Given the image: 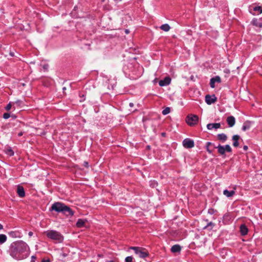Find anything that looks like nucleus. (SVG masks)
Instances as JSON below:
<instances>
[{"instance_id": "f257e3e1", "label": "nucleus", "mask_w": 262, "mask_h": 262, "mask_svg": "<svg viewBox=\"0 0 262 262\" xmlns=\"http://www.w3.org/2000/svg\"><path fill=\"white\" fill-rule=\"evenodd\" d=\"M28 245L23 241H19L12 245L10 255L15 259H23L28 256Z\"/></svg>"}, {"instance_id": "f03ea898", "label": "nucleus", "mask_w": 262, "mask_h": 262, "mask_svg": "<svg viewBox=\"0 0 262 262\" xmlns=\"http://www.w3.org/2000/svg\"><path fill=\"white\" fill-rule=\"evenodd\" d=\"M50 210L55 211L57 212H68V213H74L75 212V211L73 210L72 208L61 202L54 203L52 205Z\"/></svg>"}, {"instance_id": "7ed1b4c3", "label": "nucleus", "mask_w": 262, "mask_h": 262, "mask_svg": "<svg viewBox=\"0 0 262 262\" xmlns=\"http://www.w3.org/2000/svg\"><path fill=\"white\" fill-rule=\"evenodd\" d=\"M46 236L58 243H61L63 239V236L59 232L55 230H48L45 232Z\"/></svg>"}, {"instance_id": "20e7f679", "label": "nucleus", "mask_w": 262, "mask_h": 262, "mask_svg": "<svg viewBox=\"0 0 262 262\" xmlns=\"http://www.w3.org/2000/svg\"><path fill=\"white\" fill-rule=\"evenodd\" d=\"M130 249L134 250L135 253L140 258H145L148 255V252L145 249H143L142 248L138 247H130Z\"/></svg>"}, {"instance_id": "39448f33", "label": "nucleus", "mask_w": 262, "mask_h": 262, "mask_svg": "<svg viewBox=\"0 0 262 262\" xmlns=\"http://www.w3.org/2000/svg\"><path fill=\"white\" fill-rule=\"evenodd\" d=\"M199 121V117L195 115H188L186 118V122L189 126L196 125Z\"/></svg>"}, {"instance_id": "423d86ee", "label": "nucleus", "mask_w": 262, "mask_h": 262, "mask_svg": "<svg viewBox=\"0 0 262 262\" xmlns=\"http://www.w3.org/2000/svg\"><path fill=\"white\" fill-rule=\"evenodd\" d=\"M216 148H217L219 153L221 155H224L226 151L229 152L232 151V149L229 145H226L225 146L219 145L218 146L216 147Z\"/></svg>"}, {"instance_id": "0eeeda50", "label": "nucleus", "mask_w": 262, "mask_h": 262, "mask_svg": "<svg viewBox=\"0 0 262 262\" xmlns=\"http://www.w3.org/2000/svg\"><path fill=\"white\" fill-rule=\"evenodd\" d=\"M217 100V98L215 95H207L205 96V101L207 104L210 105L215 103Z\"/></svg>"}, {"instance_id": "6e6552de", "label": "nucleus", "mask_w": 262, "mask_h": 262, "mask_svg": "<svg viewBox=\"0 0 262 262\" xmlns=\"http://www.w3.org/2000/svg\"><path fill=\"white\" fill-rule=\"evenodd\" d=\"M183 145L184 147L187 148H190L194 146V142L190 139H185L183 141Z\"/></svg>"}, {"instance_id": "1a4fd4ad", "label": "nucleus", "mask_w": 262, "mask_h": 262, "mask_svg": "<svg viewBox=\"0 0 262 262\" xmlns=\"http://www.w3.org/2000/svg\"><path fill=\"white\" fill-rule=\"evenodd\" d=\"M171 81V78L169 77H166L164 79L159 81V84L161 86L168 85Z\"/></svg>"}, {"instance_id": "9d476101", "label": "nucleus", "mask_w": 262, "mask_h": 262, "mask_svg": "<svg viewBox=\"0 0 262 262\" xmlns=\"http://www.w3.org/2000/svg\"><path fill=\"white\" fill-rule=\"evenodd\" d=\"M207 127L209 130H211L213 128L217 129L221 127V124L220 123H209L207 124Z\"/></svg>"}, {"instance_id": "9b49d317", "label": "nucleus", "mask_w": 262, "mask_h": 262, "mask_svg": "<svg viewBox=\"0 0 262 262\" xmlns=\"http://www.w3.org/2000/svg\"><path fill=\"white\" fill-rule=\"evenodd\" d=\"M227 122L230 127H232L235 123V119L233 116H229L227 118Z\"/></svg>"}, {"instance_id": "f8f14e48", "label": "nucleus", "mask_w": 262, "mask_h": 262, "mask_svg": "<svg viewBox=\"0 0 262 262\" xmlns=\"http://www.w3.org/2000/svg\"><path fill=\"white\" fill-rule=\"evenodd\" d=\"M17 193L18 195L21 198L24 197L25 195L24 189L22 186H17Z\"/></svg>"}, {"instance_id": "ddd939ff", "label": "nucleus", "mask_w": 262, "mask_h": 262, "mask_svg": "<svg viewBox=\"0 0 262 262\" xmlns=\"http://www.w3.org/2000/svg\"><path fill=\"white\" fill-rule=\"evenodd\" d=\"M240 231L242 235H245L247 234L248 229L245 225L242 224L240 227Z\"/></svg>"}, {"instance_id": "4468645a", "label": "nucleus", "mask_w": 262, "mask_h": 262, "mask_svg": "<svg viewBox=\"0 0 262 262\" xmlns=\"http://www.w3.org/2000/svg\"><path fill=\"white\" fill-rule=\"evenodd\" d=\"M181 249V247L179 245H174L171 247V251L173 253L179 252Z\"/></svg>"}, {"instance_id": "2eb2a0df", "label": "nucleus", "mask_w": 262, "mask_h": 262, "mask_svg": "<svg viewBox=\"0 0 262 262\" xmlns=\"http://www.w3.org/2000/svg\"><path fill=\"white\" fill-rule=\"evenodd\" d=\"M239 139V136L238 135H234L232 137V140H233V145L234 147H237L238 146V140Z\"/></svg>"}, {"instance_id": "dca6fc26", "label": "nucleus", "mask_w": 262, "mask_h": 262, "mask_svg": "<svg viewBox=\"0 0 262 262\" xmlns=\"http://www.w3.org/2000/svg\"><path fill=\"white\" fill-rule=\"evenodd\" d=\"M235 191L234 190L228 191V190H224L223 191V194L228 198H230L232 196L235 194Z\"/></svg>"}, {"instance_id": "f3484780", "label": "nucleus", "mask_w": 262, "mask_h": 262, "mask_svg": "<svg viewBox=\"0 0 262 262\" xmlns=\"http://www.w3.org/2000/svg\"><path fill=\"white\" fill-rule=\"evenodd\" d=\"M217 139L220 141L224 142L227 140V137L225 134H220L217 135Z\"/></svg>"}, {"instance_id": "a211bd4d", "label": "nucleus", "mask_w": 262, "mask_h": 262, "mask_svg": "<svg viewBox=\"0 0 262 262\" xmlns=\"http://www.w3.org/2000/svg\"><path fill=\"white\" fill-rule=\"evenodd\" d=\"M85 222L82 220V219H79L76 223V226L78 228H81L82 227L84 226Z\"/></svg>"}, {"instance_id": "6ab92c4d", "label": "nucleus", "mask_w": 262, "mask_h": 262, "mask_svg": "<svg viewBox=\"0 0 262 262\" xmlns=\"http://www.w3.org/2000/svg\"><path fill=\"white\" fill-rule=\"evenodd\" d=\"M160 28L161 30H162L164 31L167 32L170 30V27L168 24H165L162 25L160 27Z\"/></svg>"}, {"instance_id": "aec40b11", "label": "nucleus", "mask_w": 262, "mask_h": 262, "mask_svg": "<svg viewBox=\"0 0 262 262\" xmlns=\"http://www.w3.org/2000/svg\"><path fill=\"white\" fill-rule=\"evenodd\" d=\"M250 127V123L249 122H246L245 123H244L243 127H242V129L244 130V131H245L247 129H249Z\"/></svg>"}, {"instance_id": "412c9836", "label": "nucleus", "mask_w": 262, "mask_h": 262, "mask_svg": "<svg viewBox=\"0 0 262 262\" xmlns=\"http://www.w3.org/2000/svg\"><path fill=\"white\" fill-rule=\"evenodd\" d=\"M7 236L5 234H0V244L4 243L7 241Z\"/></svg>"}, {"instance_id": "4be33fe9", "label": "nucleus", "mask_w": 262, "mask_h": 262, "mask_svg": "<svg viewBox=\"0 0 262 262\" xmlns=\"http://www.w3.org/2000/svg\"><path fill=\"white\" fill-rule=\"evenodd\" d=\"M170 112V107H167L166 108H165L163 111H162V114L163 115H166L168 114H169Z\"/></svg>"}, {"instance_id": "5701e85b", "label": "nucleus", "mask_w": 262, "mask_h": 262, "mask_svg": "<svg viewBox=\"0 0 262 262\" xmlns=\"http://www.w3.org/2000/svg\"><path fill=\"white\" fill-rule=\"evenodd\" d=\"M211 79H212L215 82L220 83L221 82V78L218 76L212 78Z\"/></svg>"}, {"instance_id": "b1692460", "label": "nucleus", "mask_w": 262, "mask_h": 262, "mask_svg": "<svg viewBox=\"0 0 262 262\" xmlns=\"http://www.w3.org/2000/svg\"><path fill=\"white\" fill-rule=\"evenodd\" d=\"M253 10L254 11H257L259 12V13H262V7L261 6H257V7H255L254 8H253Z\"/></svg>"}, {"instance_id": "393cba45", "label": "nucleus", "mask_w": 262, "mask_h": 262, "mask_svg": "<svg viewBox=\"0 0 262 262\" xmlns=\"http://www.w3.org/2000/svg\"><path fill=\"white\" fill-rule=\"evenodd\" d=\"M6 152L9 156H12L14 154L13 150L10 148L7 149Z\"/></svg>"}, {"instance_id": "a878e982", "label": "nucleus", "mask_w": 262, "mask_h": 262, "mask_svg": "<svg viewBox=\"0 0 262 262\" xmlns=\"http://www.w3.org/2000/svg\"><path fill=\"white\" fill-rule=\"evenodd\" d=\"M133 259L132 256H127L125 258V262H132Z\"/></svg>"}, {"instance_id": "bb28decb", "label": "nucleus", "mask_w": 262, "mask_h": 262, "mask_svg": "<svg viewBox=\"0 0 262 262\" xmlns=\"http://www.w3.org/2000/svg\"><path fill=\"white\" fill-rule=\"evenodd\" d=\"M215 82L212 79H210V85L211 88H215Z\"/></svg>"}, {"instance_id": "cd10ccee", "label": "nucleus", "mask_w": 262, "mask_h": 262, "mask_svg": "<svg viewBox=\"0 0 262 262\" xmlns=\"http://www.w3.org/2000/svg\"><path fill=\"white\" fill-rule=\"evenodd\" d=\"M212 144V143L211 142H207V145H206V147H207V151L209 152V153H211V151L210 150H209V145H211Z\"/></svg>"}, {"instance_id": "c85d7f7f", "label": "nucleus", "mask_w": 262, "mask_h": 262, "mask_svg": "<svg viewBox=\"0 0 262 262\" xmlns=\"http://www.w3.org/2000/svg\"><path fill=\"white\" fill-rule=\"evenodd\" d=\"M9 117H10V114H8V113H5V114H4L3 118L4 119H8Z\"/></svg>"}, {"instance_id": "c756f323", "label": "nucleus", "mask_w": 262, "mask_h": 262, "mask_svg": "<svg viewBox=\"0 0 262 262\" xmlns=\"http://www.w3.org/2000/svg\"><path fill=\"white\" fill-rule=\"evenodd\" d=\"M11 107H12V105H11V103H9L6 107V109L7 111H9L11 109Z\"/></svg>"}, {"instance_id": "7c9ffc66", "label": "nucleus", "mask_w": 262, "mask_h": 262, "mask_svg": "<svg viewBox=\"0 0 262 262\" xmlns=\"http://www.w3.org/2000/svg\"><path fill=\"white\" fill-rule=\"evenodd\" d=\"M213 225V224L211 222L210 223H209L206 226V227H212V226Z\"/></svg>"}, {"instance_id": "2f4dec72", "label": "nucleus", "mask_w": 262, "mask_h": 262, "mask_svg": "<svg viewBox=\"0 0 262 262\" xmlns=\"http://www.w3.org/2000/svg\"><path fill=\"white\" fill-rule=\"evenodd\" d=\"M42 262H50V260L49 259H43Z\"/></svg>"}, {"instance_id": "473e14b6", "label": "nucleus", "mask_w": 262, "mask_h": 262, "mask_svg": "<svg viewBox=\"0 0 262 262\" xmlns=\"http://www.w3.org/2000/svg\"><path fill=\"white\" fill-rule=\"evenodd\" d=\"M83 164H84V166L86 167H88L89 166L88 162H84Z\"/></svg>"}, {"instance_id": "72a5a7b5", "label": "nucleus", "mask_w": 262, "mask_h": 262, "mask_svg": "<svg viewBox=\"0 0 262 262\" xmlns=\"http://www.w3.org/2000/svg\"><path fill=\"white\" fill-rule=\"evenodd\" d=\"M129 105L130 107H133L134 106V104L133 102H130Z\"/></svg>"}, {"instance_id": "f704fd0d", "label": "nucleus", "mask_w": 262, "mask_h": 262, "mask_svg": "<svg viewBox=\"0 0 262 262\" xmlns=\"http://www.w3.org/2000/svg\"><path fill=\"white\" fill-rule=\"evenodd\" d=\"M33 234V233L32 231H30L28 233V235L30 237L32 236Z\"/></svg>"}, {"instance_id": "c9c22d12", "label": "nucleus", "mask_w": 262, "mask_h": 262, "mask_svg": "<svg viewBox=\"0 0 262 262\" xmlns=\"http://www.w3.org/2000/svg\"><path fill=\"white\" fill-rule=\"evenodd\" d=\"M31 262H34V259H35V257L34 256H32L31 257Z\"/></svg>"}, {"instance_id": "e433bc0d", "label": "nucleus", "mask_w": 262, "mask_h": 262, "mask_svg": "<svg viewBox=\"0 0 262 262\" xmlns=\"http://www.w3.org/2000/svg\"><path fill=\"white\" fill-rule=\"evenodd\" d=\"M244 150H247L248 149V146L247 145H245L243 147Z\"/></svg>"}, {"instance_id": "4c0bfd02", "label": "nucleus", "mask_w": 262, "mask_h": 262, "mask_svg": "<svg viewBox=\"0 0 262 262\" xmlns=\"http://www.w3.org/2000/svg\"><path fill=\"white\" fill-rule=\"evenodd\" d=\"M43 67L45 70H47L48 68V64L44 65Z\"/></svg>"}, {"instance_id": "58836bf2", "label": "nucleus", "mask_w": 262, "mask_h": 262, "mask_svg": "<svg viewBox=\"0 0 262 262\" xmlns=\"http://www.w3.org/2000/svg\"><path fill=\"white\" fill-rule=\"evenodd\" d=\"M21 101L20 100H17L15 102V103L16 104H20L21 103Z\"/></svg>"}, {"instance_id": "ea45409f", "label": "nucleus", "mask_w": 262, "mask_h": 262, "mask_svg": "<svg viewBox=\"0 0 262 262\" xmlns=\"http://www.w3.org/2000/svg\"><path fill=\"white\" fill-rule=\"evenodd\" d=\"M225 72H226V73H228H228H230V71H229V70H228V69H226V70H225Z\"/></svg>"}, {"instance_id": "a19ab883", "label": "nucleus", "mask_w": 262, "mask_h": 262, "mask_svg": "<svg viewBox=\"0 0 262 262\" xmlns=\"http://www.w3.org/2000/svg\"><path fill=\"white\" fill-rule=\"evenodd\" d=\"M125 32L126 34H128L129 33V31L128 29H126L125 30Z\"/></svg>"}, {"instance_id": "79ce46f5", "label": "nucleus", "mask_w": 262, "mask_h": 262, "mask_svg": "<svg viewBox=\"0 0 262 262\" xmlns=\"http://www.w3.org/2000/svg\"><path fill=\"white\" fill-rule=\"evenodd\" d=\"M23 135V132H20V133H18V136H21Z\"/></svg>"}, {"instance_id": "37998d69", "label": "nucleus", "mask_w": 262, "mask_h": 262, "mask_svg": "<svg viewBox=\"0 0 262 262\" xmlns=\"http://www.w3.org/2000/svg\"><path fill=\"white\" fill-rule=\"evenodd\" d=\"M3 229V226L0 224V230H2Z\"/></svg>"}, {"instance_id": "c03bdc74", "label": "nucleus", "mask_w": 262, "mask_h": 262, "mask_svg": "<svg viewBox=\"0 0 262 262\" xmlns=\"http://www.w3.org/2000/svg\"><path fill=\"white\" fill-rule=\"evenodd\" d=\"M106 262H115V261L113 260H108V261H106Z\"/></svg>"}, {"instance_id": "a18cd8bd", "label": "nucleus", "mask_w": 262, "mask_h": 262, "mask_svg": "<svg viewBox=\"0 0 262 262\" xmlns=\"http://www.w3.org/2000/svg\"><path fill=\"white\" fill-rule=\"evenodd\" d=\"M62 89H63V91H65L66 90V87H64V88H63Z\"/></svg>"}, {"instance_id": "49530a36", "label": "nucleus", "mask_w": 262, "mask_h": 262, "mask_svg": "<svg viewBox=\"0 0 262 262\" xmlns=\"http://www.w3.org/2000/svg\"><path fill=\"white\" fill-rule=\"evenodd\" d=\"M130 111H132V112H134V111H136V109H135V110H130Z\"/></svg>"}, {"instance_id": "de8ad7c7", "label": "nucleus", "mask_w": 262, "mask_h": 262, "mask_svg": "<svg viewBox=\"0 0 262 262\" xmlns=\"http://www.w3.org/2000/svg\"><path fill=\"white\" fill-rule=\"evenodd\" d=\"M165 133H162V136H165Z\"/></svg>"}]
</instances>
